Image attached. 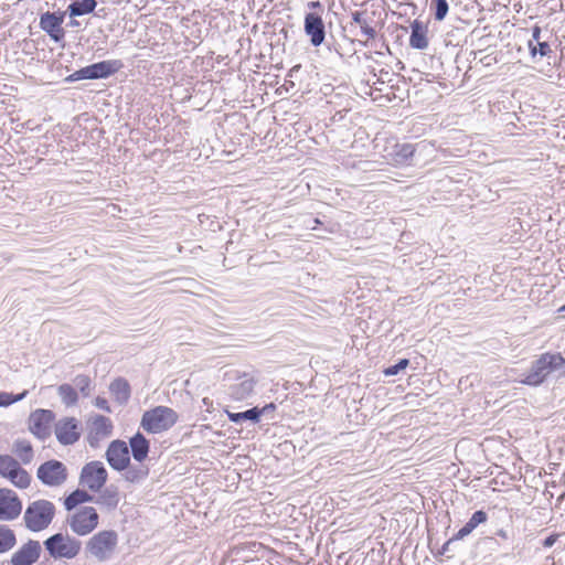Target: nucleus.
I'll return each instance as SVG.
<instances>
[{
	"label": "nucleus",
	"mask_w": 565,
	"mask_h": 565,
	"mask_svg": "<svg viewBox=\"0 0 565 565\" xmlns=\"http://www.w3.org/2000/svg\"><path fill=\"white\" fill-rule=\"evenodd\" d=\"M256 385V381L253 377L244 374L239 377V381L230 386L228 394L232 399L241 402L247 399L252 396L254 388Z\"/></svg>",
	"instance_id": "nucleus-19"
},
{
	"label": "nucleus",
	"mask_w": 565,
	"mask_h": 565,
	"mask_svg": "<svg viewBox=\"0 0 565 565\" xmlns=\"http://www.w3.org/2000/svg\"><path fill=\"white\" fill-rule=\"evenodd\" d=\"M459 541V539H455V535L449 539L443 546H441V550L439 552V554L441 555H447L448 557H450L451 555H448L449 552H451V546L457 542Z\"/></svg>",
	"instance_id": "nucleus-41"
},
{
	"label": "nucleus",
	"mask_w": 565,
	"mask_h": 565,
	"mask_svg": "<svg viewBox=\"0 0 565 565\" xmlns=\"http://www.w3.org/2000/svg\"><path fill=\"white\" fill-rule=\"evenodd\" d=\"M148 476L149 468L142 462H138L137 465L128 463L122 473L124 480L131 484H139L143 482Z\"/></svg>",
	"instance_id": "nucleus-22"
},
{
	"label": "nucleus",
	"mask_w": 565,
	"mask_h": 565,
	"mask_svg": "<svg viewBox=\"0 0 565 565\" xmlns=\"http://www.w3.org/2000/svg\"><path fill=\"white\" fill-rule=\"evenodd\" d=\"M54 413L50 409H36L29 417V429L39 439L45 440L51 435Z\"/></svg>",
	"instance_id": "nucleus-14"
},
{
	"label": "nucleus",
	"mask_w": 565,
	"mask_h": 565,
	"mask_svg": "<svg viewBox=\"0 0 565 565\" xmlns=\"http://www.w3.org/2000/svg\"><path fill=\"white\" fill-rule=\"evenodd\" d=\"M22 512V501L11 489H0V521H13Z\"/></svg>",
	"instance_id": "nucleus-13"
},
{
	"label": "nucleus",
	"mask_w": 565,
	"mask_h": 565,
	"mask_svg": "<svg viewBox=\"0 0 565 565\" xmlns=\"http://www.w3.org/2000/svg\"><path fill=\"white\" fill-rule=\"evenodd\" d=\"M553 372L565 374V359L561 353H544L532 363L520 382L529 386H539Z\"/></svg>",
	"instance_id": "nucleus-1"
},
{
	"label": "nucleus",
	"mask_w": 565,
	"mask_h": 565,
	"mask_svg": "<svg viewBox=\"0 0 565 565\" xmlns=\"http://www.w3.org/2000/svg\"><path fill=\"white\" fill-rule=\"evenodd\" d=\"M122 67L120 60H105L87 65L65 78V82L73 83L82 79H102L117 73Z\"/></svg>",
	"instance_id": "nucleus-5"
},
{
	"label": "nucleus",
	"mask_w": 565,
	"mask_h": 565,
	"mask_svg": "<svg viewBox=\"0 0 565 565\" xmlns=\"http://www.w3.org/2000/svg\"><path fill=\"white\" fill-rule=\"evenodd\" d=\"M109 391L119 404H126L130 397V385L121 377L114 380L109 385Z\"/></svg>",
	"instance_id": "nucleus-24"
},
{
	"label": "nucleus",
	"mask_w": 565,
	"mask_h": 565,
	"mask_svg": "<svg viewBox=\"0 0 565 565\" xmlns=\"http://www.w3.org/2000/svg\"><path fill=\"white\" fill-rule=\"evenodd\" d=\"M308 7L310 9H316V8H321L322 4L320 3V1H311V2L308 3Z\"/></svg>",
	"instance_id": "nucleus-45"
},
{
	"label": "nucleus",
	"mask_w": 565,
	"mask_h": 565,
	"mask_svg": "<svg viewBox=\"0 0 565 565\" xmlns=\"http://www.w3.org/2000/svg\"><path fill=\"white\" fill-rule=\"evenodd\" d=\"M559 311L565 313V305L559 308Z\"/></svg>",
	"instance_id": "nucleus-49"
},
{
	"label": "nucleus",
	"mask_w": 565,
	"mask_h": 565,
	"mask_svg": "<svg viewBox=\"0 0 565 565\" xmlns=\"http://www.w3.org/2000/svg\"><path fill=\"white\" fill-rule=\"evenodd\" d=\"M430 9L434 12L435 20L443 21L449 11V4L447 0H431Z\"/></svg>",
	"instance_id": "nucleus-35"
},
{
	"label": "nucleus",
	"mask_w": 565,
	"mask_h": 565,
	"mask_svg": "<svg viewBox=\"0 0 565 565\" xmlns=\"http://www.w3.org/2000/svg\"><path fill=\"white\" fill-rule=\"evenodd\" d=\"M488 520V514L482 511H476L469 521L455 534V539L462 540L469 535L479 524L484 523Z\"/></svg>",
	"instance_id": "nucleus-25"
},
{
	"label": "nucleus",
	"mask_w": 565,
	"mask_h": 565,
	"mask_svg": "<svg viewBox=\"0 0 565 565\" xmlns=\"http://www.w3.org/2000/svg\"><path fill=\"white\" fill-rule=\"evenodd\" d=\"M108 465L116 471H124L130 463L128 444L121 439L110 441L105 454Z\"/></svg>",
	"instance_id": "nucleus-12"
},
{
	"label": "nucleus",
	"mask_w": 565,
	"mask_h": 565,
	"mask_svg": "<svg viewBox=\"0 0 565 565\" xmlns=\"http://www.w3.org/2000/svg\"><path fill=\"white\" fill-rule=\"evenodd\" d=\"M108 472L102 461L94 460L83 466L79 473V484L93 492H98L107 482Z\"/></svg>",
	"instance_id": "nucleus-10"
},
{
	"label": "nucleus",
	"mask_w": 565,
	"mask_h": 565,
	"mask_svg": "<svg viewBox=\"0 0 565 565\" xmlns=\"http://www.w3.org/2000/svg\"><path fill=\"white\" fill-rule=\"evenodd\" d=\"M409 364V360L407 359H401L397 363L394 365H391L384 370V374L386 376H393L397 375L401 371L405 370Z\"/></svg>",
	"instance_id": "nucleus-38"
},
{
	"label": "nucleus",
	"mask_w": 565,
	"mask_h": 565,
	"mask_svg": "<svg viewBox=\"0 0 565 565\" xmlns=\"http://www.w3.org/2000/svg\"><path fill=\"white\" fill-rule=\"evenodd\" d=\"M352 20L354 23L359 24L361 28V32L367 38V39H375L376 31L373 26L369 24L366 19L364 18V12L362 11H354L352 12Z\"/></svg>",
	"instance_id": "nucleus-34"
},
{
	"label": "nucleus",
	"mask_w": 565,
	"mask_h": 565,
	"mask_svg": "<svg viewBox=\"0 0 565 565\" xmlns=\"http://www.w3.org/2000/svg\"><path fill=\"white\" fill-rule=\"evenodd\" d=\"M28 392L24 391L18 395H13L11 393L0 392V406L7 407L12 405L15 402L23 399L26 396Z\"/></svg>",
	"instance_id": "nucleus-36"
},
{
	"label": "nucleus",
	"mask_w": 565,
	"mask_h": 565,
	"mask_svg": "<svg viewBox=\"0 0 565 565\" xmlns=\"http://www.w3.org/2000/svg\"><path fill=\"white\" fill-rule=\"evenodd\" d=\"M65 17V11H46L40 14L39 26L53 42L61 43L65 38V30L62 26Z\"/></svg>",
	"instance_id": "nucleus-11"
},
{
	"label": "nucleus",
	"mask_w": 565,
	"mask_h": 565,
	"mask_svg": "<svg viewBox=\"0 0 565 565\" xmlns=\"http://www.w3.org/2000/svg\"><path fill=\"white\" fill-rule=\"evenodd\" d=\"M17 544V535L8 525L0 524V554L11 551Z\"/></svg>",
	"instance_id": "nucleus-29"
},
{
	"label": "nucleus",
	"mask_w": 565,
	"mask_h": 565,
	"mask_svg": "<svg viewBox=\"0 0 565 565\" xmlns=\"http://www.w3.org/2000/svg\"><path fill=\"white\" fill-rule=\"evenodd\" d=\"M409 45L416 50H425L428 47L427 28L423 22L414 20L411 24Z\"/></svg>",
	"instance_id": "nucleus-21"
},
{
	"label": "nucleus",
	"mask_w": 565,
	"mask_h": 565,
	"mask_svg": "<svg viewBox=\"0 0 565 565\" xmlns=\"http://www.w3.org/2000/svg\"><path fill=\"white\" fill-rule=\"evenodd\" d=\"M66 466L56 459H50L41 463L36 470L39 481L50 488H58L67 480Z\"/></svg>",
	"instance_id": "nucleus-8"
},
{
	"label": "nucleus",
	"mask_w": 565,
	"mask_h": 565,
	"mask_svg": "<svg viewBox=\"0 0 565 565\" xmlns=\"http://www.w3.org/2000/svg\"><path fill=\"white\" fill-rule=\"evenodd\" d=\"M55 436L63 446L74 445L81 437L79 422L75 417L61 418L55 424Z\"/></svg>",
	"instance_id": "nucleus-15"
},
{
	"label": "nucleus",
	"mask_w": 565,
	"mask_h": 565,
	"mask_svg": "<svg viewBox=\"0 0 565 565\" xmlns=\"http://www.w3.org/2000/svg\"><path fill=\"white\" fill-rule=\"evenodd\" d=\"M426 146L424 142L418 143H395L393 150L390 153L395 164H408L411 159L419 149H424Z\"/></svg>",
	"instance_id": "nucleus-18"
},
{
	"label": "nucleus",
	"mask_w": 565,
	"mask_h": 565,
	"mask_svg": "<svg viewBox=\"0 0 565 565\" xmlns=\"http://www.w3.org/2000/svg\"><path fill=\"white\" fill-rule=\"evenodd\" d=\"M55 514L56 508L53 502L38 499L28 504L23 514V523L29 531L41 532L51 525Z\"/></svg>",
	"instance_id": "nucleus-2"
},
{
	"label": "nucleus",
	"mask_w": 565,
	"mask_h": 565,
	"mask_svg": "<svg viewBox=\"0 0 565 565\" xmlns=\"http://www.w3.org/2000/svg\"><path fill=\"white\" fill-rule=\"evenodd\" d=\"M498 534H499L500 536H502V537H505V536H507V535H505V532H504L503 530L499 531V533H498Z\"/></svg>",
	"instance_id": "nucleus-48"
},
{
	"label": "nucleus",
	"mask_w": 565,
	"mask_h": 565,
	"mask_svg": "<svg viewBox=\"0 0 565 565\" xmlns=\"http://www.w3.org/2000/svg\"><path fill=\"white\" fill-rule=\"evenodd\" d=\"M103 438V436L96 435L95 431L90 429L87 436V441L92 448H97L100 439Z\"/></svg>",
	"instance_id": "nucleus-40"
},
{
	"label": "nucleus",
	"mask_w": 565,
	"mask_h": 565,
	"mask_svg": "<svg viewBox=\"0 0 565 565\" xmlns=\"http://www.w3.org/2000/svg\"><path fill=\"white\" fill-rule=\"evenodd\" d=\"M178 414L167 406H157L142 414L140 426L150 434L169 430L177 422Z\"/></svg>",
	"instance_id": "nucleus-3"
},
{
	"label": "nucleus",
	"mask_w": 565,
	"mask_h": 565,
	"mask_svg": "<svg viewBox=\"0 0 565 565\" xmlns=\"http://www.w3.org/2000/svg\"><path fill=\"white\" fill-rule=\"evenodd\" d=\"M119 492L118 489L114 486L105 488L99 497L97 498L96 502L100 505L106 507L109 510L116 509L119 503Z\"/></svg>",
	"instance_id": "nucleus-28"
},
{
	"label": "nucleus",
	"mask_w": 565,
	"mask_h": 565,
	"mask_svg": "<svg viewBox=\"0 0 565 565\" xmlns=\"http://www.w3.org/2000/svg\"><path fill=\"white\" fill-rule=\"evenodd\" d=\"M313 225L311 226L312 230H316L319 224H321V221L319 218L312 220Z\"/></svg>",
	"instance_id": "nucleus-46"
},
{
	"label": "nucleus",
	"mask_w": 565,
	"mask_h": 565,
	"mask_svg": "<svg viewBox=\"0 0 565 565\" xmlns=\"http://www.w3.org/2000/svg\"><path fill=\"white\" fill-rule=\"evenodd\" d=\"M74 385L84 396H88L90 387V379L87 375L79 374L74 379Z\"/></svg>",
	"instance_id": "nucleus-37"
},
{
	"label": "nucleus",
	"mask_w": 565,
	"mask_h": 565,
	"mask_svg": "<svg viewBox=\"0 0 565 565\" xmlns=\"http://www.w3.org/2000/svg\"><path fill=\"white\" fill-rule=\"evenodd\" d=\"M90 429L94 430L96 435L108 437L113 433V424L108 417L96 415L92 420Z\"/></svg>",
	"instance_id": "nucleus-31"
},
{
	"label": "nucleus",
	"mask_w": 565,
	"mask_h": 565,
	"mask_svg": "<svg viewBox=\"0 0 565 565\" xmlns=\"http://www.w3.org/2000/svg\"><path fill=\"white\" fill-rule=\"evenodd\" d=\"M303 30L313 46H320L324 42L326 26L318 13L309 12L305 15Z\"/></svg>",
	"instance_id": "nucleus-17"
},
{
	"label": "nucleus",
	"mask_w": 565,
	"mask_h": 565,
	"mask_svg": "<svg viewBox=\"0 0 565 565\" xmlns=\"http://www.w3.org/2000/svg\"><path fill=\"white\" fill-rule=\"evenodd\" d=\"M43 544L49 555L54 559L75 558L82 550L79 540L61 532L49 536Z\"/></svg>",
	"instance_id": "nucleus-4"
},
{
	"label": "nucleus",
	"mask_w": 565,
	"mask_h": 565,
	"mask_svg": "<svg viewBox=\"0 0 565 565\" xmlns=\"http://www.w3.org/2000/svg\"><path fill=\"white\" fill-rule=\"evenodd\" d=\"M276 409V405L274 403H269V404H266L264 407L259 408L258 407V412H259V418L263 416V415H266V414H269L270 412H274Z\"/></svg>",
	"instance_id": "nucleus-43"
},
{
	"label": "nucleus",
	"mask_w": 565,
	"mask_h": 565,
	"mask_svg": "<svg viewBox=\"0 0 565 565\" xmlns=\"http://www.w3.org/2000/svg\"><path fill=\"white\" fill-rule=\"evenodd\" d=\"M118 543V534L114 530H104L94 534L86 543V552L99 562L113 555Z\"/></svg>",
	"instance_id": "nucleus-6"
},
{
	"label": "nucleus",
	"mask_w": 565,
	"mask_h": 565,
	"mask_svg": "<svg viewBox=\"0 0 565 565\" xmlns=\"http://www.w3.org/2000/svg\"><path fill=\"white\" fill-rule=\"evenodd\" d=\"M42 547L39 541L29 540L11 556V565H33L41 556Z\"/></svg>",
	"instance_id": "nucleus-16"
},
{
	"label": "nucleus",
	"mask_w": 565,
	"mask_h": 565,
	"mask_svg": "<svg viewBox=\"0 0 565 565\" xmlns=\"http://www.w3.org/2000/svg\"><path fill=\"white\" fill-rule=\"evenodd\" d=\"M558 539V535L557 534H552V535H548L544 541H543V546L544 547H552L555 542L557 541Z\"/></svg>",
	"instance_id": "nucleus-44"
},
{
	"label": "nucleus",
	"mask_w": 565,
	"mask_h": 565,
	"mask_svg": "<svg viewBox=\"0 0 565 565\" xmlns=\"http://www.w3.org/2000/svg\"><path fill=\"white\" fill-rule=\"evenodd\" d=\"M79 23L76 21V20H71L68 25L72 26V28H75L77 26Z\"/></svg>",
	"instance_id": "nucleus-47"
},
{
	"label": "nucleus",
	"mask_w": 565,
	"mask_h": 565,
	"mask_svg": "<svg viewBox=\"0 0 565 565\" xmlns=\"http://www.w3.org/2000/svg\"><path fill=\"white\" fill-rule=\"evenodd\" d=\"M99 515L93 507H82L66 518L71 531L85 536L90 534L98 526Z\"/></svg>",
	"instance_id": "nucleus-7"
},
{
	"label": "nucleus",
	"mask_w": 565,
	"mask_h": 565,
	"mask_svg": "<svg viewBox=\"0 0 565 565\" xmlns=\"http://www.w3.org/2000/svg\"><path fill=\"white\" fill-rule=\"evenodd\" d=\"M541 34H542V29L539 25H534L532 28V38L529 40L527 43L541 42Z\"/></svg>",
	"instance_id": "nucleus-42"
},
{
	"label": "nucleus",
	"mask_w": 565,
	"mask_h": 565,
	"mask_svg": "<svg viewBox=\"0 0 565 565\" xmlns=\"http://www.w3.org/2000/svg\"><path fill=\"white\" fill-rule=\"evenodd\" d=\"M94 405L104 411V412H107V413H111V409L109 407V404H108V401L102 396H97L94 401Z\"/></svg>",
	"instance_id": "nucleus-39"
},
{
	"label": "nucleus",
	"mask_w": 565,
	"mask_h": 565,
	"mask_svg": "<svg viewBox=\"0 0 565 565\" xmlns=\"http://www.w3.org/2000/svg\"><path fill=\"white\" fill-rule=\"evenodd\" d=\"M128 448H130L131 456L137 462H143L148 457L150 444L149 440L138 431L130 437Z\"/></svg>",
	"instance_id": "nucleus-20"
},
{
	"label": "nucleus",
	"mask_w": 565,
	"mask_h": 565,
	"mask_svg": "<svg viewBox=\"0 0 565 565\" xmlns=\"http://www.w3.org/2000/svg\"><path fill=\"white\" fill-rule=\"evenodd\" d=\"M93 501V495L84 489H76L64 499L65 510L71 512L82 503Z\"/></svg>",
	"instance_id": "nucleus-27"
},
{
	"label": "nucleus",
	"mask_w": 565,
	"mask_h": 565,
	"mask_svg": "<svg viewBox=\"0 0 565 565\" xmlns=\"http://www.w3.org/2000/svg\"><path fill=\"white\" fill-rule=\"evenodd\" d=\"M97 7L96 0H74L67 7L65 11L71 17H81L88 13H92Z\"/></svg>",
	"instance_id": "nucleus-26"
},
{
	"label": "nucleus",
	"mask_w": 565,
	"mask_h": 565,
	"mask_svg": "<svg viewBox=\"0 0 565 565\" xmlns=\"http://www.w3.org/2000/svg\"><path fill=\"white\" fill-rule=\"evenodd\" d=\"M12 451L19 458V462L29 465L33 460L34 451L31 443L26 439H17L13 443Z\"/></svg>",
	"instance_id": "nucleus-23"
},
{
	"label": "nucleus",
	"mask_w": 565,
	"mask_h": 565,
	"mask_svg": "<svg viewBox=\"0 0 565 565\" xmlns=\"http://www.w3.org/2000/svg\"><path fill=\"white\" fill-rule=\"evenodd\" d=\"M58 396L66 406H74L78 401V395L71 384H62L57 387Z\"/></svg>",
	"instance_id": "nucleus-33"
},
{
	"label": "nucleus",
	"mask_w": 565,
	"mask_h": 565,
	"mask_svg": "<svg viewBox=\"0 0 565 565\" xmlns=\"http://www.w3.org/2000/svg\"><path fill=\"white\" fill-rule=\"evenodd\" d=\"M527 49L532 61H536L540 57H551L553 50L548 42L541 41L535 43H527Z\"/></svg>",
	"instance_id": "nucleus-32"
},
{
	"label": "nucleus",
	"mask_w": 565,
	"mask_h": 565,
	"mask_svg": "<svg viewBox=\"0 0 565 565\" xmlns=\"http://www.w3.org/2000/svg\"><path fill=\"white\" fill-rule=\"evenodd\" d=\"M0 476L19 489H26L31 483L30 473L10 455H0Z\"/></svg>",
	"instance_id": "nucleus-9"
},
{
	"label": "nucleus",
	"mask_w": 565,
	"mask_h": 565,
	"mask_svg": "<svg viewBox=\"0 0 565 565\" xmlns=\"http://www.w3.org/2000/svg\"><path fill=\"white\" fill-rule=\"evenodd\" d=\"M227 418L234 424H242L243 422L249 420L254 424L259 422L258 407H252L244 412L233 413L226 411Z\"/></svg>",
	"instance_id": "nucleus-30"
}]
</instances>
